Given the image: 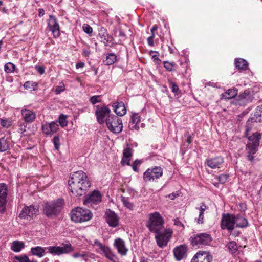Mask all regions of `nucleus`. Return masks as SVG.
<instances>
[{"mask_svg": "<svg viewBox=\"0 0 262 262\" xmlns=\"http://www.w3.org/2000/svg\"><path fill=\"white\" fill-rule=\"evenodd\" d=\"M106 221L109 226L112 227H116L119 224V218L116 213L111 210H108L105 212Z\"/></svg>", "mask_w": 262, "mask_h": 262, "instance_id": "obj_19", "label": "nucleus"}, {"mask_svg": "<svg viewBox=\"0 0 262 262\" xmlns=\"http://www.w3.org/2000/svg\"><path fill=\"white\" fill-rule=\"evenodd\" d=\"M38 16L40 17L43 16L45 15V10L42 8H39L38 9Z\"/></svg>", "mask_w": 262, "mask_h": 262, "instance_id": "obj_61", "label": "nucleus"}, {"mask_svg": "<svg viewBox=\"0 0 262 262\" xmlns=\"http://www.w3.org/2000/svg\"><path fill=\"white\" fill-rule=\"evenodd\" d=\"M195 220L198 224H202L204 222V213L199 212V217L198 218H195Z\"/></svg>", "mask_w": 262, "mask_h": 262, "instance_id": "obj_55", "label": "nucleus"}, {"mask_svg": "<svg viewBox=\"0 0 262 262\" xmlns=\"http://www.w3.org/2000/svg\"><path fill=\"white\" fill-rule=\"evenodd\" d=\"M118 36L123 38H124L125 37V34L121 30H119Z\"/></svg>", "mask_w": 262, "mask_h": 262, "instance_id": "obj_64", "label": "nucleus"}, {"mask_svg": "<svg viewBox=\"0 0 262 262\" xmlns=\"http://www.w3.org/2000/svg\"><path fill=\"white\" fill-rule=\"evenodd\" d=\"M82 29L84 32L89 35L91 34L93 32L92 28L86 24H83Z\"/></svg>", "mask_w": 262, "mask_h": 262, "instance_id": "obj_45", "label": "nucleus"}, {"mask_svg": "<svg viewBox=\"0 0 262 262\" xmlns=\"http://www.w3.org/2000/svg\"><path fill=\"white\" fill-rule=\"evenodd\" d=\"M113 245L117 250L118 253L121 256L126 255L128 249L125 246V242L122 239L120 238L115 239Z\"/></svg>", "mask_w": 262, "mask_h": 262, "instance_id": "obj_20", "label": "nucleus"}, {"mask_svg": "<svg viewBox=\"0 0 262 262\" xmlns=\"http://www.w3.org/2000/svg\"><path fill=\"white\" fill-rule=\"evenodd\" d=\"M140 121V117L138 113H134L132 115V122L137 124Z\"/></svg>", "mask_w": 262, "mask_h": 262, "instance_id": "obj_50", "label": "nucleus"}, {"mask_svg": "<svg viewBox=\"0 0 262 262\" xmlns=\"http://www.w3.org/2000/svg\"><path fill=\"white\" fill-rule=\"evenodd\" d=\"M164 224L163 217L158 212H155L149 214L146 226L150 232L156 233L163 230Z\"/></svg>", "mask_w": 262, "mask_h": 262, "instance_id": "obj_4", "label": "nucleus"}, {"mask_svg": "<svg viewBox=\"0 0 262 262\" xmlns=\"http://www.w3.org/2000/svg\"><path fill=\"white\" fill-rule=\"evenodd\" d=\"M8 189L4 183L0 184V213H3L6 210Z\"/></svg>", "mask_w": 262, "mask_h": 262, "instance_id": "obj_15", "label": "nucleus"}, {"mask_svg": "<svg viewBox=\"0 0 262 262\" xmlns=\"http://www.w3.org/2000/svg\"><path fill=\"white\" fill-rule=\"evenodd\" d=\"M228 178V177L227 175L222 174L219 176L218 180L220 183L224 184L227 181Z\"/></svg>", "mask_w": 262, "mask_h": 262, "instance_id": "obj_53", "label": "nucleus"}, {"mask_svg": "<svg viewBox=\"0 0 262 262\" xmlns=\"http://www.w3.org/2000/svg\"><path fill=\"white\" fill-rule=\"evenodd\" d=\"M224 163V158L220 156L206 159L205 164L212 169L220 168Z\"/></svg>", "mask_w": 262, "mask_h": 262, "instance_id": "obj_17", "label": "nucleus"}, {"mask_svg": "<svg viewBox=\"0 0 262 262\" xmlns=\"http://www.w3.org/2000/svg\"><path fill=\"white\" fill-rule=\"evenodd\" d=\"M235 65L237 68L240 70H246L248 67L247 61L242 58L236 59Z\"/></svg>", "mask_w": 262, "mask_h": 262, "instance_id": "obj_32", "label": "nucleus"}, {"mask_svg": "<svg viewBox=\"0 0 262 262\" xmlns=\"http://www.w3.org/2000/svg\"><path fill=\"white\" fill-rule=\"evenodd\" d=\"M94 245L96 246L100 250H97L98 253L103 254L106 258L108 259L112 262H118V259L116 255L112 252L111 248L107 246H105L100 242L98 240L94 241Z\"/></svg>", "mask_w": 262, "mask_h": 262, "instance_id": "obj_9", "label": "nucleus"}, {"mask_svg": "<svg viewBox=\"0 0 262 262\" xmlns=\"http://www.w3.org/2000/svg\"><path fill=\"white\" fill-rule=\"evenodd\" d=\"M100 96L95 95L91 97L90 99V102L93 104H95L100 101Z\"/></svg>", "mask_w": 262, "mask_h": 262, "instance_id": "obj_51", "label": "nucleus"}, {"mask_svg": "<svg viewBox=\"0 0 262 262\" xmlns=\"http://www.w3.org/2000/svg\"><path fill=\"white\" fill-rule=\"evenodd\" d=\"M116 59L117 57L115 54H108V55L106 56V59L105 60V64L106 65H112L116 62Z\"/></svg>", "mask_w": 262, "mask_h": 262, "instance_id": "obj_34", "label": "nucleus"}, {"mask_svg": "<svg viewBox=\"0 0 262 262\" xmlns=\"http://www.w3.org/2000/svg\"><path fill=\"white\" fill-rule=\"evenodd\" d=\"M102 196L98 190H94L90 194L85 196L83 204L88 206L92 207L93 205H97L101 202Z\"/></svg>", "mask_w": 262, "mask_h": 262, "instance_id": "obj_11", "label": "nucleus"}, {"mask_svg": "<svg viewBox=\"0 0 262 262\" xmlns=\"http://www.w3.org/2000/svg\"><path fill=\"white\" fill-rule=\"evenodd\" d=\"M121 201L123 203L124 206L126 207L127 208L129 209L130 210H133L134 207V205L132 203L129 201V200L128 198H126L124 196H121Z\"/></svg>", "mask_w": 262, "mask_h": 262, "instance_id": "obj_35", "label": "nucleus"}, {"mask_svg": "<svg viewBox=\"0 0 262 262\" xmlns=\"http://www.w3.org/2000/svg\"><path fill=\"white\" fill-rule=\"evenodd\" d=\"M154 37H155V34H154V33H152V34H151V35L149 37H148L147 38V42H148V44L149 45V46H154Z\"/></svg>", "mask_w": 262, "mask_h": 262, "instance_id": "obj_57", "label": "nucleus"}, {"mask_svg": "<svg viewBox=\"0 0 262 262\" xmlns=\"http://www.w3.org/2000/svg\"><path fill=\"white\" fill-rule=\"evenodd\" d=\"M260 138L261 135L258 132L254 133L252 135L248 137V139L251 144L254 145L255 146L259 145Z\"/></svg>", "mask_w": 262, "mask_h": 262, "instance_id": "obj_29", "label": "nucleus"}, {"mask_svg": "<svg viewBox=\"0 0 262 262\" xmlns=\"http://www.w3.org/2000/svg\"><path fill=\"white\" fill-rule=\"evenodd\" d=\"M51 135L57 132V131L58 129V124L56 122H52L51 123H49Z\"/></svg>", "mask_w": 262, "mask_h": 262, "instance_id": "obj_39", "label": "nucleus"}, {"mask_svg": "<svg viewBox=\"0 0 262 262\" xmlns=\"http://www.w3.org/2000/svg\"><path fill=\"white\" fill-rule=\"evenodd\" d=\"M227 246L229 252L232 253H235V252L237 250V246L236 242H230L228 244Z\"/></svg>", "mask_w": 262, "mask_h": 262, "instance_id": "obj_36", "label": "nucleus"}, {"mask_svg": "<svg viewBox=\"0 0 262 262\" xmlns=\"http://www.w3.org/2000/svg\"><path fill=\"white\" fill-rule=\"evenodd\" d=\"M56 149L58 150L60 147V140L58 136H55L53 140Z\"/></svg>", "mask_w": 262, "mask_h": 262, "instance_id": "obj_52", "label": "nucleus"}, {"mask_svg": "<svg viewBox=\"0 0 262 262\" xmlns=\"http://www.w3.org/2000/svg\"><path fill=\"white\" fill-rule=\"evenodd\" d=\"M59 123L62 127L67 125V121H66V116L61 115L59 117Z\"/></svg>", "mask_w": 262, "mask_h": 262, "instance_id": "obj_47", "label": "nucleus"}, {"mask_svg": "<svg viewBox=\"0 0 262 262\" xmlns=\"http://www.w3.org/2000/svg\"><path fill=\"white\" fill-rule=\"evenodd\" d=\"M72 256L74 258H81L85 262H88L90 259H94L95 255L92 253L86 251H79L74 253Z\"/></svg>", "mask_w": 262, "mask_h": 262, "instance_id": "obj_23", "label": "nucleus"}, {"mask_svg": "<svg viewBox=\"0 0 262 262\" xmlns=\"http://www.w3.org/2000/svg\"><path fill=\"white\" fill-rule=\"evenodd\" d=\"M68 183L70 191L73 194L79 196L85 194L91 186L86 174L81 170L72 173Z\"/></svg>", "mask_w": 262, "mask_h": 262, "instance_id": "obj_1", "label": "nucleus"}, {"mask_svg": "<svg viewBox=\"0 0 262 262\" xmlns=\"http://www.w3.org/2000/svg\"><path fill=\"white\" fill-rule=\"evenodd\" d=\"M0 124L4 127H9L11 125V122L8 119L0 118Z\"/></svg>", "mask_w": 262, "mask_h": 262, "instance_id": "obj_48", "label": "nucleus"}, {"mask_svg": "<svg viewBox=\"0 0 262 262\" xmlns=\"http://www.w3.org/2000/svg\"><path fill=\"white\" fill-rule=\"evenodd\" d=\"M235 223L236 226L238 228H245L248 226V222L247 220L239 215L235 216Z\"/></svg>", "mask_w": 262, "mask_h": 262, "instance_id": "obj_25", "label": "nucleus"}, {"mask_svg": "<svg viewBox=\"0 0 262 262\" xmlns=\"http://www.w3.org/2000/svg\"><path fill=\"white\" fill-rule=\"evenodd\" d=\"M15 259L18 260L19 262H29V258L26 255L15 256Z\"/></svg>", "mask_w": 262, "mask_h": 262, "instance_id": "obj_44", "label": "nucleus"}, {"mask_svg": "<svg viewBox=\"0 0 262 262\" xmlns=\"http://www.w3.org/2000/svg\"><path fill=\"white\" fill-rule=\"evenodd\" d=\"M15 65L11 62H8V63H6L5 65V67H4L5 71L7 73H12V72H14L15 70Z\"/></svg>", "mask_w": 262, "mask_h": 262, "instance_id": "obj_37", "label": "nucleus"}, {"mask_svg": "<svg viewBox=\"0 0 262 262\" xmlns=\"http://www.w3.org/2000/svg\"><path fill=\"white\" fill-rule=\"evenodd\" d=\"M35 69L39 72L40 74H43L45 73V68L42 66H35Z\"/></svg>", "mask_w": 262, "mask_h": 262, "instance_id": "obj_60", "label": "nucleus"}, {"mask_svg": "<svg viewBox=\"0 0 262 262\" xmlns=\"http://www.w3.org/2000/svg\"><path fill=\"white\" fill-rule=\"evenodd\" d=\"M36 86V84L33 81H27L24 84V87L27 90H31L34 89V87Z\"/></svg>", "mask_w": 262, "mask_h": 262, "instance_id": "obj_42", "label": "nucleus"}, {"mask_svg": "<svg viewBox=\"0 0 262 262\" xmlns=\"http://www.w3.org/2000/svg\"><path fill=\"white\" fill-rule=\"evenodd\" d=\"M237 94V89L235 88L230 89L224 94H222V97L226 99H230L235 97Z\"/></svg>", "mask_w": 262, "mask_h": 262, "instance_id": "obj_28", "label": "nucleus"}, {"mask_svg": "<svg viewBox=\"0 0 262 262\" xmlns=\"http://www.w3.org/2000/svg\"><path fill=\"white\" fill-rule=\"evenodd\" d=\"M111 113L110 109L105 105H97L95 114L98 123L100 124H103L105 121V118L106 117H111L110 116Z\"/></svg>", "mask_w": 262, "mask_h": 262, "instance_id": "obj_12", "label": "nucleus"}, {"mask_svg": "<svg viewBox=\"0 0 262 262\" xmlns=\"http://www.w3.org/2000/svg\"><path fill=\"white\" fill-rule=\"evenodd\" d=\"M174 63L169 62L168 61H164V68L168 71H173V67L174 66Z\"/></svg>", "mask_w": 262, "mask_h": 262, "instance_id": "obj_49", "label": "nucleus"}, {"mask_svg": "<svg viewBox=\"0 0 262 262\" xmlns=\"http://www.w3.org/2000/svg\"><path fill=\"white\" fill-rule=\"evenodd\" d=\"M212 237L207 233H201L194 235L190 238L191 245L198 247L209 245L212 241Z\"/></svg>", "mask_w": 262, "mask_h": 262, "instance_id": "obj_7", "label": "nucleus"}, {"mask_svg": "<svg viewBox=\"0 0 262 262\" xmlns=\"http://www.w3.org/2000/svg\"><path fill=\"white\" fill-rule=\"evenodd\" d=\"M130 158L123 157L121 160L122 164L123 165L125 164L129 165L130 164Z\"/></svg>", "mask_w": 262, "mask_h": 262, "instance_id": "obj_58", "label": "nucleus"}, {"mask_svg": "<svg viewBox=\"0 0 262 262\" xmlns=\"http://www.w3.org/2000/svg\"><path fill=\"white\" fill-rule=\"evenodd\" d=\"M84 66V63L83 62H78L76 64V68L77 69L83 68Z\"/></svg>", "mask_w": 262, "mask_h": 262, "instance_id": "obj_63", "label": "nucleus"}, {"mask_svg": "<svg viewBox=\"0 0 262 262\" xmlns=\"http://www.w3.org/2000/svg\"><path fill=\"white\" fill-rule=\"evenodd\" d=\"M46 250H47L48 252L53 255L59 256L71 253L73 251V248L70 243H62L59 246H49L47 247L36 246L31 248L30 252L32 255L41 258L45 255Z\"/></svg>", "mask_w": 262, "mask_h": 262, "instance_id": "obj_2", "label": "nucleus"}, {"mask_svg": "<svg viewBox=\"0 0 262 262\" xmlns=\"http://www.w3.org/2000/svg\"><path fill=\"white\" fill-rule=\"evenodd\" d=\"M25 247L24 244L22 242L15 241L12 243L11 249L15 252H18L21 251Z\"/></svg>", "mask_w": 262, "mask_h": 262, "instance_id": "obj_31", "label": "nucleus"}, {"mask_svg": "<svg viewBox=\"0 0 262 262\" xmlns=\"http://www.w3.org/2000/svg\"><path fill=\"white\" fill-rule=\"evenodd\" d=\"M174 225L182 228V229H184V225L180 221L179 219L177 217L173 219Z\"/></svg>", "mask_w": 262, "mask_h": 262, "instance_id": "obj_54", "label": "nucleus"}, {"mask_svg": "<svg viewBox=\"0 0 262 262\" xmlns=\"http://www.w3.org/2000/svg\"><path fill=\"white\" fill-rule=\"evenodd\" d=\"M172 233V230L170 228H166L163 231L162 230L155 233L157 245L161 248L166 247L171 238Z\"/></svg>", "mask_w": 262, "mask_h": 262, "instance_id": "obj_6", "label": "nucleus"}, {"mask_svg": "<svg viewBox=\"0 0 262 262\" xmlns=\"http://www.w3.org/2000/svg\"><path fill=\"white\" fill-rule=\"evenodd\" d=\"M178 196V194L177 193H172L168 195V198L171 200H174Z\"/></svg>", "mask_w": 262, "mask_h": 262, "instance_id": "obj_62", "label": "nucleus"}, {"mask_svg": "<svg viewBox=\"0 0 262 262\" xmlns=\"http://www.w3.org/2000/svg\"><path fill=\"white\" fill-rule=\"evenodd\" d=\"M208 207L204 204L202 203L200 208H198L200 212L202 213H204V211L207 209Z\"/></svg>", "mask_w": 262, "mask_h": 262, "instance_id": "obj_59", "label": "nucleus"}, {"mask_svg": "<svg viewBox=\"0 0 262 262\" xmlns=\"http://www.w3.org/2000/svg\"><path fill=\"white\" fill-rule=\"evenodd\" d=\"M168 82L170 84V88L172 89V92L174 93H177L179 89L178 85L170 80H168Z\"/></svg>", "mask_w": 262, "mask_h": 262, "instance_id": "obj_46", "label": "nucleus"}, {"mask_svg": "<svg viewBox=\"0 0 262 262\" xmlns=\"http://www.w3.org/2000/svg\"><path fill=\"white\" fill-rule=\"evenodd\" d=\"M163 174V170L161 167L156 166L148 168L143 174V179L145 182L154 181L159 179Z\"/></svg>", "mask_w": 262, "mask_h": 262, "instance_id": "obj_10", "label": "nucleus"}, {"mask_svg": "<svg viewBox=\"0 0 262 262\" xmlns=\"http://www.w3.org/2000/svg\"><path fill=\"white\" fill-rule=\"evenodd\" d=\"M93 214L90 210L81 207H76L71 212V220L75 223H82L90 220Z\"/></svg>", "mask_w": 262, "mask_h": 262, "instance_id": "obj_5", "label": "nucleus"}, {"mask_svg": "<svg viewBox=\"0 0 262 262\" xmlns=\"http://www.w3.org/2000/svg\"><path fill=\"white\" fill-rule=\"evenodd\" d=\"M65 90V86L63 82H61L59 83V85H57L55 89V93L56 94L58 95L61 93L62 92H63Z\"/></svg>", "mask_w": 262, "mask_h": 262, "instance_id": "obj_41", "label": "nucleus"}, {"mask_svg": "<svg viewBox=\"0 0 262 262\" xmlns=\"http://www.w3.org/2000/svg\"><path fill=\"white\" fill-rule=\"evenodd\" d=\"M48 28L52 32L54 38H57L60 35L58 21L55 16L50 15L48 21Z\"/></svg>", "mask_w": 262, "mask_h": 262, "instance_id": "obj_13", "label": "nucleus"}, {"mask_svg": "<svg viewBox=\"0 0 262 262\" xmlns=\"http://www.w3.org/2000/svg\"><path fill=\"white\" fill-rule=\"evenodd\" d=\"M212 259V257L209 252L199 251L193 256L191 262H211Z\"/></svg>", "mask_w": 262, "mask_h": 262, "instance_id": "obj_16", "label": "nucleus"}, {"mask_svg": "<svg viewBox=\"0 0 262 262\" xmlns=\"http://www.w3.org/2000/svg\"><path fill=\"white\" fill-rule=\"evenodd\" d=\"M22 117L26 123H32L36 118V114L32 110L23 108L21 110Z\"/></svg>", "mask_w": 262, "mask_h": 262, "instance_id": "obj_22", "label": "nucleus"}, {"mask_svg": "<svg viewBox=\"0 0 262 262\" xmlns=\"http://www.w3.org/2000/svg\"><path fill=\"white\" fill-rule=\"evenodd\" d=\"M235 215L229 213L223 214L222 216L221 227L232 230L234 228Z\"/></svg>", "mask_w": 262, "mask_h": 262, "instance_id": "obj_14", "label": "nucleus"}, {"mask_svg": "<svg viewBox=\"0 0 262 262\" xmlns=\"http://www.w3.org/2000/svg\"><path fill=\"white\" fill-rule=\"evenodd\" d=\"M150 55L152 56V59L154 60L155 62L156 63L159 64V63L161 62V60L159 58V53L157 51H150Z\"/></svg>", "mask_w": 262, "mask_h": 262, "instance_id": "obj_38", "label": "nucleus"}, {"mask_svg": "<svg viewBox=\"0 0 262 262\" xmlns=\"http://www.w3.org/2000/svg\"><path fill=\"white\" fill-rule=\"evenodd\" d=\"M98 36L100 41L103 42L105 46L107 45L109 41V36L105 29L101 28Z\"/></svg>", "mask_w": 262, "mask_h": 262, "instance_id": "obj_26", "label": "nucleus"}, {"mask_svg": "<svg viewBox=\"0 0 262 262\" xmlns=\"http://www.w3.org/2000/svg\"><path fill=\"white\" fill-rule=\"evenodd\" d=\"M38 211V209L34 206H26L22 209L19 214L21 218L27 219L28 217H33Z\"/></svg>", "mask_w": 262, "mask_h": 262, "instance_id": "obj_18", "label": "nucleus"}, {"mask_svg": "<svg viewBox=\"0 0 262 262\" xmlns=\"http://www.w3.org/2000/svg\"><path fill=\"white\" fill-rule=\"evenodd\" d=\"M63 204L64 201L62 199L51 202H47L44 205L43 213L49 218L56 217L60 212Z\"/></svg>", "mask_w": 262, "mask_h": 262, "instance_id": "obj_3", "label": "nucleus"}, {"mask_svg": "<svg viewBox=\"0 0 262 262\" xmlns=\"http://www.w3.org/2000/svg\"><path fill=\"white\" fill-rule=\"evenodd\" d=\"M238 100L241 101L243 103H247L251 101L252 98L249 91H244L238 96Z\"/></svg>", "mask_w": 262, "mask_h": 262, "instance_id": "obj_30", "label": "nucleus"}, {"mask_svg": "<svg viewBox=\"0 0 262 262\" xmlns=\"http://www.w3.org/2000/svg\"><path fill=\"white\" fill-rule=\"evenodd\" d=\"M113 106L116 114L122 116L126 113V110L124 104L122 102H117L113 104Z\"/></svg>", "mask_w": 262, "mask_h": 262, "instance_id": "obj_24", "label": "nucleus"}, {"mask_svg": "<svg viewBox=\"0 0 262 262\" xmlns=\"http://www.w3.org/2000/svg\"><path fill=\"white\" fill-rule=\"evenodd\" d=\"M257 146H255L254 145L251 144L250 142L247 144L246 149L248 152L247 157L249 160L252 161L253 160V155L256 153V147Z\"/></svg>", "mask_w": 262, "mask_h": 262, "instance_id": "obj_27", "label": "nucleus"}, {"mask_svg": "<svg viewBox=\"0 0 262 262\" xmlns=\"http://www.w3.org/2000/svg\"><path fill=\"white\" fill-rule=\"evenodd\" d=\"M187 247L182 245L176 247L173 249V254L177 260H181L186 256Z\"/></svg>", "mask_w": 262, "mask_h": 262, "instance_id": "obj_21", "label": "nucleus"}, {"mask_svg": "<svg viewBox=\"0 0 262 262\" xmlns=\"http://www.w3.org/2000/svg\"><path fill=\"white\" fill-rule=\"evenodd\" d=\"M123 157L130 158L132 156V149L129 147H127L123 150Z\"/></svg>", "mask_w": 262, "mask_h": 262, "instance_id": "obj_43", "label": "nucleus"}, {"mask_svg": "<svg viewBox=\"0 0 262 262\" xmlns=\"http://www.w3.org/2000/svg\"><path fill=\"white\" fill-rule=\"evenodd\" d=\"M141 162L139 160H136L134 161V162L133 164L132 167L133 170L135 171H138V166L140 165Z\"/></svg>", "mask_w": 262, "mask_h": 262, "instance_id": "obj_56", "label": "nucleus"}, {"mask_svg": "<svg viewBox=\"0 0 262 262\" xmlns=\"http://www.w3.org/2000/svg\"><path fill=\"white\" fill-rule=\"evenodd\" d=\"M105 122L108 129L114 133L118 134L122 130V120L116 116L107 118Z\"/></svg>", "mask_w": 262, "mask_h": 262, "instance_id": "obj_8", "label": "nucleus"}, {"mask_svg": "<svg viewBox=\"0 0 262 262\" xmlns=\"http://www.w3.org/2000/svg\"><path fill=\"white\" fill-rule=\"evenodd\" d=\"M49 123L46 122V123L42 125V132L46 135H51L50 128H49Z\"/></svg>", "mask_w": 262, "mask_h": 262, "instance_id": "obj_40", "label": "nucleus"}, {"mask_svg": "<svg viewBox=\"0 0 262 262\" xmlns=\"http://www.w3.org/2000/svg\"><path fill=\"white\" fill-rule=\"evenodd\" d=\"M9 147L8 141L4 138L0 139V152L6 151Z\"/></svg>", "mask_w": 262, "mask_h": 262, "instance_id": "obj_33", "label": "nucleus"}]
</instances>
